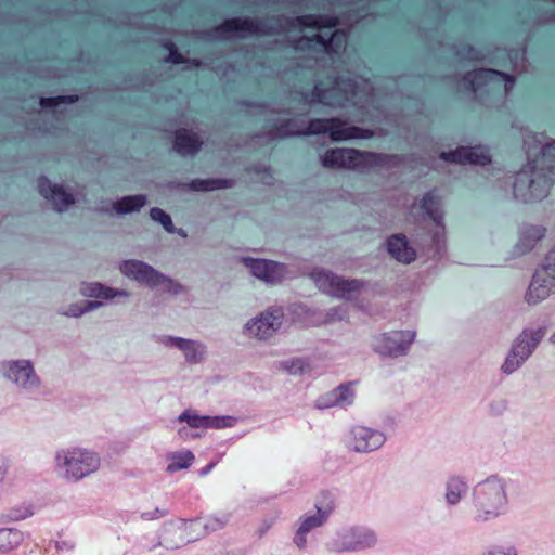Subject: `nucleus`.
Returning a JSON list of instances; mask_svg holds the SVG:
<instances>
[{
  "label": "nucleus",
  "mask_w": 555,
  "mask_h": 555,
  "mask_svg": "<svg viewBox=\"0 0 555 555\" xmlns=\"http://www.w3.org/2000/svg\"><path fill=\"white\" fill-rule=\"evenodd\" d=\"M340 18L336 14H305L296 17L273 15L267 18L233 16L219 25L202 31L207 41H228L255 36H274L289 29H339Z\"/></svg>",
  "instance_id": "nucleus-1"
},
{
  "label": "nucleus",
  "mask_w": 555,
  "mask_h": 555,
  "mask_svg": "<svg viewBox=\"0 0 555 555\" xmlns=\"http://www.w3.org/2000/svg\"><path fill=\"white\" fill-rule=\"evenodd\" d=\"M555 182V141L545 144L534 159L515 175L514 198L522 203L539 202L548 195Z\"/></svg>",
  "instance_id": "nucleus-2"
},
{
  "label": "nucleus",
  "mask_w": 555,
  "mask_h": 555,
  "mask_svg": "<svg viewBox=\"0 0 555 555\" xmlns=\"http://www.w3.org/2000/svg\"><path fill=\"white\" fill-rule=\"evenodd\" d=\"M322 167L328 169H347L364 172L372 168H398L403 163V156L354 147H332L320 156Z\"/></svg>",
  "instance_id": "nucleus-3"
},
{
  "label": "nucleus",
  "mask_w": 555,
  "mask_h": 555,
  "mask_svg": "<svg viewBox=\"0 0 555 555\" xmlns=\"http://www.w3.org/2000/svg\"><path fill=\"white\" fill-rule=\"evenodd\" d=\"M507 481L499 475H491L478 482L472 490L473 520L487 522L503 515L508 505Z\"/></svg>",
  "instance_id": "nucleus-4"
},
{
  "label": "nucleus",
  "mask_w": 555,
  "mask_h": 555,
  "mask_svg": "<svg viewBox=\"0 0 555 555\" xmlns=\"http://www.w3.org/2000/svg\"><path fill=\"white\" fill-rule=\"evenodd\" d=\"M118 268L126 278L152 289L163 286V291L171 295H179L184 292L181 283L142 260L126 259L119 263Z\"/></svg>",
  "instance_id": "nucleus-5"
},
{
  "label": "nucleus",
  "mask_w": 555,
  "mask_h": 555,
  "mask_svg": "<svg viewBox=\"0 0 555 555\" xmlns=\"http://www.w3.org/2000/svg\"><path fill=\"white\" fill-rule=\"evenodd\" d=\"M310 132L314 135H327L332 142L367 140L376 135V130L351 125L340 117L311 118Z\"/></svg>",
  "instance_id": "nucleus-6"
},
{
  "label": "nucleus",
  "mask_w": 555,
  "mask_h": 555,
  "mask_svg": "<svg viewBox=\"0 0 555 555\" xmlns=\"http://www.w3.org/2000/svg\"><path fill=\"white\" fill-rule=\"evenodd\" d=\"M544 335L545 330L542 327L535 330L524 328L512 343L511 349L501 365L502 373L511 375L520 369L535 351Z\"/></svg>",
  "instance_id": "nucleus-7"
},
{
  "label": "nucleus",
  "mask_w": 555,
  "mask_h": 555,
  "mask_svg": "<svg viewBox=\"0 0 555 555\" xmlns=\"http://www.w3.org/2000/svg\"><path fill=\"white\" fill-rule=\"evenodd\" d=\"M348 31L346 29H335L330 34L318 33L312 36H300L293 40L292 47L296 51H323L331 59H335L341 54L347 40Z\"/></svg>",
  "instance_id": "nucleus-8"
},
{
  "label": "nucleus",
  "mask_w": 555,
  "mask_h": 555,
  "mask_svg": "<svg viewBox=\"0 0 555 555\" xmlns=\"http://www.w3.org/2000/svg\"><path fill=\"white\" fill-rule=\"evenodd\" d=\"M449 78L455 80L460 88L473 93H477L489 83L499 82H504L505 92L507 93L516 83V77L514 75L490 67L475 68L461 76L453 75Z\"/></svg>",
  "instance_id": "nucleus-9"
},
{
  "label": "nucleus",
  "mask_w": 555,
  "mask_h": 555,
  "mask_svg": "<svg viewBox=\"0 0 555 555\" xmlns=\"http://www.w3.org/2000/svg\"><path fill=\"white\" fill-rule=\"evenodd\" d=\"M56 461L64 466L66 479L74 481L95 472L100 465V459L94 452L82 449L57 453Z\"/></svg>",
  "instance_id": "nucleus-10"
},
{
  "label": "nucleus",
  "mask_w": 555,
  "mask_h": 555,
  "mask_svg": "<svg viewBox=\"0 0 555 555\" xmlns=\"http://www.w3.org/2000/svg\"><path fill=\"white\" fill-rule=\"evenodd\" d=\"M416 337L414 331H391L382 333L374 338L373 350L388 358L406 356Z\"/></svg>",
  "instance_id": "nucleus-11"
},
{
  "label": "nucleus",
  "mask_w": 555,
  "mask_h": 555,
  "mask_svg": "<svg viewBox=\"0 0 555 555\" xmlns=\"http://www.w3.org/2000/svg\"><path fill=\"white\" fill-rule=\"evenodd\" d=\"M439 158L448 164L470 165L486 167L492 164L490 147L478 143L475 145H460L454 150L442 151Z\"/></svg>",
  "instance_id": "nucleus-12"
},
{
  "label": "nucleus",
  "mask_w": 555,
  "mask_h": 555,
  "mask_svg": "<svg viewBox=\"0 0 555 555\" xmlns=\"http://www.w3.org/2000/svg\"><path fill=\"white\" fill-rule=\"evenodd\" d=\"M317 282L320 287H328L332 296L347 301L354 300L365 289L369 282L362 279H345L332 271L319 274Z\"/></svg>",
  "instance_id": "nucleus-13"
},
{
  "label": "nucleus",
  "mask_w": 555,
  "mask_h": 555,
  "mask_svg": "<svg viewBox=\"0 0 555 555\" xmlns=\"http://www.w3.org/2000/svg\"><path fill=\"white\" fill-rule=\"evenodd\" d=\"M310 127L311 118L307 121L299 118L273 119L272 129L258 132L255 137L269 141L312 137Z\"/></svg>",
  "instance_id": "nucleus-14"
},
{
  "label": "nucleus",
  "mask_w": 555,
  "mask_h": 555,
  "mask_svg": "<svg viewBox=\"0 0 555 555\" xmlns=\"http://www.w3.org/2000/svg\"><path fill=\"white\" fill-rule=\"evenodd\" d=\"M420 207L426 217L439 228V230L433 234L431 241L435 245L437 256L442 257L447 250L443 212L440 209V201L434 191H428L423 195Z\"/></svg>",
  "instance_id": "nucleus-15"
},
{
  "label": "nucleus",
  "mask_w": 555,
  "mask_h": 555,
  "mask_svg": "<svg viewBox=\"0 0 555 555\" xmlns=\"http://www.w3.org/2000/svg\"><path fill=\"white\" fill-rule=\"evenodd\" d=\"M37 189L39 194L54 205L57 212H63L76 203L72 192L66 190L63 184L53 183L47 176L41 175L37 179Z\"/></svg>",
  "instance_id": "nucleus-16"
},
{
  "label": "nucleus",
  "mask_w": 555,
  "mask_h": 555,
  "mask_svg": "<svg viewBox=\"0 0 555 555\" xmlns=\"http://www.w3.org/2000/svg\"><path fill=\"white\" fill-rule=\"evenodd\" d=\"M3 376L23 388L37 387L40 379L29 360H13L1 363Z\"/></svg>",
  "instance_id": "nucleus-17"
},
{
  "label": "nucleus",
  "mask_w": 555,
  "mask_h": 555,
  "mask_svg": "<svg viewBox=\"0 0 555 555\" xmlns=\"http://www.w3.org/2000/svg\"><path fill=\"white\" fill-rule=\"evenodd\" d=\"M243 261L255 278L268 284L280 283L285 278L286 266L284 263L251 257H245Z\"/></svg>",
  "instance_id": "nucleus-18"
},
{
  "label": "nucleus",
  "mask_w": 555,
  "mask_h": 555,
  "mask_svg": "<svg viewBox=\"0 0 555 555\" xmlns=\"http://www.w3.org/2000/svg\"><path fill=\"white\" fill-rule=\"evenodd\" d=\"M282 319L281 310H266L246 323L245 332L259 339H268L281 327Z\"/></svg>",
  "instance_id": "nucleus-19"
},
{
  "label": "nucleus",
  "mask_w": 555,
  "mask_h": 555,
  "mask_svg": "<svg viewBox=\"0 0 555 555\" xmlns=\"http://www.w3.org/2000/svg\"><path fill=\"white\" fill-rule=\"evenodd\" d=\"M357 382L341 383L331 391L321 395L317 401L315 406L320 410L330 408L347 409L352 405L356 399L354 385Z\"/></svg>",
  "instance_id": "nucleus-20"
},
{
  "label": "nucleus",
  "mask_w": 555,
  "mask_h": 555,
  "mask_svg": "<svg viewBox=\"0 0 555 555\" xmlns=\"http://www.w3.org/2000/svg\"><path fill=\"white\" fill-rule=\"evenodd\" d=\"M386 441L383 431L365 426H354L351 429L350 448L358 453H369L379 449Z\"/></svg>",
  "instance_id": "nucleus-21"
},
{
  "label": "nucleus",
  "mask_w": 555,
  "mask_h": 555,
  "mask_svg": "<svg viewBox=\"0 0 555 555\" xmlns=\"http://www.w3.org/2000/svg\"><path fill=\"white\" fill-rule=\"evenodd\" d=\"M235 185L232 178H195L189 182L171 180L167 183L168 189L178 191L192 192H212L217 190H227Z\"/></svg>",
  "instance_id": "nucleus-22"
},
{
  "label": "nucleus",
  "mask_w": 555,
  "mask_h": 555,
  "mask_svg": "<svg viewBox=\"0 0 555 555\" xmlns=\"http://www.w3.org/2000/svg\"><path fill=\"white\" fill-rule=\"evenodd\" d=\"M376 533L366 527H353L341 538L339 552H356L372 547L376 544Z\"/></svg>",
  "instance_id": "nucleus-23"
},
{
  "label": "nucleus",
  "mask_w": 555,
  "mask_h": 555,
  "mask_svg": "<svg viewBox=\"0 0 555 555\" xmlns=\"http://www.w3.org/2000/svg\"><path fill=\"white\" fill-rule=\"evenodd\" d=\"M201 135L192 129L178 128L172 132V150L180 156H194L203 147Z\"/></svg>",
  "instance_id": "nucleus-24"
},
{
  "label": "nucleus",
  "mask_w": 555,
  "mask_h": 555,
  "mask_svg": "<svg viewBox=\"0 0 555 555\" xmlns=\"http://www.w3.org/2000/svg\"><path fill=\"white\" fill-rule=\"evenodd\" d=\"M315 508H317V515H309V516L301 517L300 525H299L297 531L295 532L293 542L299 550L306 548L307 534L311 530L323 526L326 522V520L333 509L332 506L322 508L318 504H315Z\"/></svg>",
  "instance_id": "nucleus-25"
},
{
  "label": "nucleus",
  "mask_w": 555,
  "mask_h": 555,
  "mask_svg": "<svg viewBox=\"0 0 555 555\" xmlns=\"http://www.w3.org/2000/svg\"><path fill=\"white\" fill-rule=\"evenodd\" d=\"M555 291V276L545 271L537 270L532 276L528 291L526 293V301L529 305H537L547 298Z\"/></svg>",
  "instance_id": "nucleus-26"
},
{
  "label": "nucleus",
  "mask_w": 555,
  "mask_h": 555,
  "mask_svg": "<svg viewBox=\"0 0 555 555\" xmlns=\"http://www.w3.org/2000/svg\"><path fill=\"white\" fill-rule=\"evenodd\" d=\"M385 245L390 257L400 263L410 264L416 259V250L403 233L389 235Z\"/></svg>",
  "instance_id": "nucleus-27"
},
{
  "label": "nucleus",
  "mask_w": 555,
  "mask_h": 555,
  "mask_svg": "<svg viewBox=\"0 0 555 555\" xmlns=\"http://www.w3.org/2000/svg\"><path fill=\"white\" fill-rule=\"evenodd\" d=\"M147 203L145 194L125 195L116 202H112L111 208L98 207L96 211L101 214H111L114 210L118 216H125L140 211Z\"/></svg>",
  "instance_id": "nucleus-28"
},
{
  "label": "nucleus",
  "mask_w": 555,
  "mask_h": 555,
  "mask_svg": "<svg viewBox=\"0 0 555 555\" xmlns=\"http://www.w3.org/2000/svg\"><path fill=\"white\" fill-rule=\"evenodd\" d=\"M459 61L488 62L494 64V54L500 51L499 47L487 49L486 52L470 43H459L451 47Z\"/></svg>",
  "instance_id": "nucleus-29"
},
{
  "label": "nucleus",
  "mask_w": 555,
  "mask_h": 555,
  "mask_svg": "<svg viewBox=\"0 0 555 555\" xmlns=\"http://www.w3.org/2000/svg\"><path fill=\"white\" fill-rule=\"evenodd\" d=\"M81 293L86 297L103 300H111L116 297H129L130 295V293L126 289L114 288L99 282L85 284L81 289Z\"/></svg>",
  "instance_id": "nucleus-30"
},
{
  "label": "nucleus",
  "mask_w": 555,
  "mask_h": 555,
  "mask_svg": "<svg viewBox=\"0 0 555 555\" xmlns=\"http://www.w3.org/2000/svg\"><path fill=\"white\" fill-rule=\"evenodd\" d=\"M545 235V228L542 225H528L520 233L516 249L520 254L532 250L535 244Z\"/></svg>",
  "instance_id": "nucleus-31"
},
{
  "label": "nucleus",
  "mask_w": 555,
  "mask_h": 555,
  "mask_svg": "<svg viewBox=\"0 0 555 555\" xmlns=\"http://www.w3.org/2000/svg\"><path fill=\"white\" fill-rule=\"evenodd\" d=\"M468 491V483L461 476H451L446 483V502L448 505H457Z\"/></svg>",
  "instance_id": "nucleus-32"
},
{
  "label": "nucleus",
  "mask_w": 555,
  "mask_h": 555,
  "mask_svg": "<svg viewBox=\"0 0 555 555\" xmlns=\"http://www.w3.org/2000/svg\"><path fill=\"white\" fill-rule=\"evenodd\" d=\"M331 89L324 88L321 81H317L311 91H295V94L308 105L327 104L326 100L330 98Z\"/></svg>",
  "instance_id": "nucleus-33"
},
{
  "label": "nucleus",
  "mask_w": 555,
  "mask_h": 555,
  "mask_svg": "<svg viewBox=\"0 0 555 555\" xmlns=\"http://www.w3.org/2000/svg\"><path fill=\"white\" fill-rule=\"evenodd\" d=\"M332 82V89L337 90L344 95H357L359 91V82L357 77L350 75L328 76Z\"/></svg>",
  "instance_id": "nucleus-34"
},
{
  "label": "nucleus",
  "mask_w": 555,
  "mask_h": 555,
  "mask_svg": "<svg viewBox=\"0 0 555 555\" xmlns=\"http://www.w3.org/2000/svg\"><path fill=\"white\" fill-rule=\"evenodd\" d=\"M195 456L190 450L169 453V463L166 467V472L173 474L178 470L186 469L193 464Z\"/></svg>",
  "instance_id": "nucleus-35"
},
{
  "label": "nucleus",
  "mask_w": 555,
  "mask_h": 555,
  "mask_svg": "<svg viewBox=\"0 0 555 555\" xmlns=\"http://www.w3.org/2000/svg\"><path fill=\"white\" fill-rule=\"evenodd\" d=\"M24 540V533L16 528H0V554L16 548Z\"/></svg>",
  "instance_id": "nucleus-36"
},
{
  "label": "nucleus",
  "mask_w": 555,
  "mask_h": 555,
  "mask_svg": "<svg viewBox=\"0 0 555 555\" xmlns=\"http://www.w3.org/2000/svg\"><path fill=\"white\" fill-rule=\"evenodd\" d=\"M79 94H59L53 96H40L39 105L43 111H54L60 105L66 104H75L80 100Z\"/></svg>",
  "instance_id": "nucleus-37"
},
{
  "label": "nucleus",
  "mask_w": 555,
  "mask_h": 555,
  "mask_svg": "<svg viewBox=\"0 0 555 555\" xmlns=\"http://www.w3.org/2000/svg\"><path fill=\"white\" fill-rule=\"evenodd\" d=\"M102 305L103 302L99 300H82L80 302L69 305L65 314L72 318H79L89 311L100 308Z\"/></svg>",
  "instance_id": "nucleus-38"
},
{
  "label": "nucleus",
  "mask_w": 555,
  "mask_h": 555,
  "mask_svg": "<svg viewBox=\"0 0 555 555\" xmlns=\"http://www.w3.org/2000/svg\"><path fill=\"white\" fill-rule=\"evenodd\" d=\"M150 218L153 221L159 223L167 233L173 234L177 232L171 216L164 209L159 207H152L150 209Z\"/></svg>",
  "instance_id": "nucleus-39"
},
{
  "label": "nucleus",
  "mask_w": 555,
  "mask_h": 555,
  "mask_svg": "<svg viewBox=\"0 0 555 555\" xmlns=\"http://www.w3.org/2000/svg\"><path fill=\"white\" fill-rule=\"evenodd\" d=\"M178 422H185L190 428L198 429L206 428L207 415H199L191 409L184 410L179 416Z\"/></svg>",
  "instance_id": "nucleus-40"
},
{
  "label": "nucleus",
  "mask_w": 555,
  "mask_h": 555,
  "mask_svg": "<svg viewBox=\"0 0 555 555\" xmlns=\"http://www.w3.org/2000/svg\"><path fill=\"white\" fill-rule=\"evenodd\" d=\"M555 4V2H553ZM531 21L537 26H545L555 22V8L545 9L541 7H533Z\"/></svg>",
  "instance_id": "nucleus-41"
},
{
  "label": "nucleus",
  "mask_w": 555,
  "mask_h": 555,
  "mask_svg": "<svg viewBox=\"0 0 555 555\" xmlns=\"http://www.w3.org/2000/svg\"><path fill=\"white\" fill-rule=\"evenodd\" d=\"M237 418L230 415H207L206 428L222 429L234 427Z\"/></svg>",
  "instance_id": "nucleus-42"
},
{
  "label": "nucleus",
  "mask_w": 555,
  "mask_h": 555,
  "mask_svg": "<svg viewBox=\"0 0 555 555\" xmlns=\"http://www.w3.org/2000/svg\"><path fill=\"white\" fill-rule=\"evenodd\" d=\"M241 3L243 4L244 8H248L250 5L268 8L272 4H295V5L304 4L307 8H313L314 7L313 4H322L323 7H325V4H330V5L358 4L359 2H258V1H255V2H241Z\"/></svg>",
  "instance_id": "nucleus-43"
},
{
  "label": "nucleus",
  "mask_w": 555,
  "mask_h": 555,
  "mask_svg": "<svg viewBox=\"0 0 555 555\" xmlns=\"http://www.w3.org/2000/svg\"><path fill=\"white\" fill-rule=\"evenodd\" d=\"M34 515V509L31 505L22 504L15 507H12L8 511L3 518L8 521H18L24 520Z\"/></svg>",
  "instance_id": "nucleus-44"
},
{
  "label": "nucleus",
  "mask_w": 555,
  "mask_h": 555,
  "mask_svg": "<svg viewBox=\"0 0 555 555\" xmlns=\"http://www.w3.org/2000/svg\"><path fill=\"white\" fill-rule=\"evenodd\" d=\"M126 82H134L131 86V89L133 90H140L142 87H152L155 83V77L152 73L143 72L139 75H128L125 78Z\"/></svg>",
  "instance_id": "nucleus-45"
},
{
  "label": "nucleus",
  "mask_w": 555,
  "mask_h": 555,
  "mask_svg": "<svg viewBox=\"0 0 555 555\" xmlns=\"http://www.w3.org/2000/svg\"><path fill=\"white\" fill-rule=\"evenodd\" d=\"M238 104L246 108H256L260 111L261 113L270 112V113H276V114H288L289 111H279L273 108L268 102L266 101H254V100H241Z\"/></svg>",
  "instance_id": "nucleus-46"
},
{
  "label": "nucleus",
  "mask_w": 555,
  "mask_h": 555,
  "mask_svg": "<svg viewBox=\"0 0 555 555\" xmlns=\"http://www.w3.org/2000/svg\"><path fill=\"white\" fill-rule=\"evenodd\" d=\"M202 347L203 346L199 343L192 340V344L182 351L185 361L190 363H199L203 360V352H199L198 349Z\"/></svg>",
  "instance_id": "nucleus-47"
},
{
  "label": "nucleus",
  "mask_w": 555,
  "mask_h": 555,
  "mask_svg": "<svg viewBox=\"0 0 555 555\" xmlns=\"http://www.w3.org/2000/svg\"><path fill=\"white\" fill-rule=\"evenodd\" d=\"M507 408L508 401L506 399H493L488 404V414L492 417H498L503 415Z\"/></svg>",
  "instance_id": "nucleus-48"
},
{
  "label": "nucleus",
  "mask_w": 555,
  "mask_h": 555,
  "mask_svg": "<svg viewBox=\"0 0 555 555\" xmlns=\"http://www.w3.org/2000/svg\"><path fill=\"white\" fill-rule=\"evenodd\" d=\"M228 522V517H209L203 525L205 533L215 532L222 529Z\"/></svg>",
  "instance_id": "nucleus-49"
},
{
  "label": "nucleus",
  "mask_w": 555,
  "mask_h": 555,
  "mask_svg": "<svg viewBox=\"0 0 555 555\" xmlns=\"http://www.w3.org/2000/svg\"><path fill=\"white\" fill-rule=\"evenodd\" d=\"M163 343L168 347H175L183 351V349H186V347L192 344V339L176 336H165L163 338Z\"/></svg>",
  "instance_id": "nucleus-50"
},
{
  "label": "nucleus",
  "mask_w": 555,
  "mask_h": 555,
  "mask_svg": "<svg viewBox=\"0 0 555 555\" xmlns=\"http://www.w3.org/2000/svg\"><path fill=\"white\" fill-rule=\"evenodd\" d=\"M538 270L545 271V274L548 273L555 276V246L546 254L540 269Z\"/></svg>",
  "instance_id": "nucleus-51"
},
{
  "label": "nucleus",
  "mask_w": 555,
  "mask_h": 555,
  "mask_svg": "<svg viewBox=\"0 0 555 555\" xmlns=\"http://www.w3.org/2000/svg\"><path fill=\"white\" fill-rule=\"evenodd\" d=\"M27 73L35 77H57L56 69L51 66H29Z\"/></svg>",
  "instance_id": "nucleus-52"
},
{
  "label": "nucleus",
  "mask_w": 555,
  "mask_h": 555,
  "mask_svg": "<svg viewBox=\"0 0 555 555\" xmlns=\"http://www.w3.org/2000/svg\"><path fill=\"white\" fill-rule=\"evenodd\" d=\"M163 62L167 64L180 65L184 64L185 57L182 55L179 48L176 46L168 52L166 56H164Z\"/></svg>",
  "instance_id": "nucleus-53"
},
{
  "label": "nucleus",
  "mask_w": 555,
  "mask_h": 555,
  "mask_svg": "<svg viewBox=\"0 0 555 555\" xmlns=\"http://www.w3.org/2000/svg\"><path fill=\"white\" fill-rule=\"evenodd\" d=\"M284 369L291 374H302L305 372V362L300 358L292 359L284 363Z\"/></svg>",
  "instance_id": "nucleus-54"
},
{
  "label": "nucleus",
  "mask_w": 555,
  "mask_h": 555,
  "mask_svg": "<svg viewBox=\"0 0 555 555\" xmlns=\"http://www.w3.org/2000/svg\"><path fill=\"white\" fill-rule=\"evenodd\" d=\"M481 555H518L516 547L490 546Z\"/></svg>",
  "instance_id": "nucleus-55"
},
{
  "label": "nucleus",
  "mask_w": 555,
  "mask_h": 555,
  "mask_svg": "<svg viewBox=\"0 0 555 555\" xmlns=\"http://www.w3.org/2000/svg\"><path fill=\"white\" fill-rule=\"evenodd\" d=\"M168 514H169V509L156 507L154 511L141 513L140 518L142 520L149 521V520H154V519L165 517Z\"/></svg>",
  "instance_id": "nucleus-56"
},
{
  "label": "nucleus",
  "mask_w": 555,
  "mask_h": 555,
  "mask_svg": "<svg viewBox=\"0 0 555 555\" xmlns=\"http://www.w3.org/2000/svg\"><path fill=\"white\" fill-rule=\"evenodd\" d=\"M251 171L257 175H266V176L272 177V169L269 165H266V164H260V163L255 164L251 167Z\"/></svg>",
  "instance_id": "nucleus-57"
},
{
  "label": "nucleus",
  "mask_w": 555,
  "mask_h": 555,
  "mask_svg": "<svg viewBox=\"0 0 555 555\" xmlns=\"http://www.w3.org/2000/svg\"><path fill=\"white\" fill-rule=\"evenodd\" d=\"M236 70V67L233 63L225 62L223 64L218 65L215 68V72L217 74H221L223 76L228 75L229 73H233Z\"/></svg>",
  "instance_id": "nucleus-58"
},
{
  "label": "nucleus",
  "mask_w": 555,
  "mask_h": 555,
  "mask_svg": "<svg viewBox=\"0 0 555 555\" xmlns=\"http://www.w3.org/2000/svg\"><path fill=\"white\" fill-rule=\"evenodd\" d=\"M178 435L183 440H186L189 438L195 439V438H199L201 437L199 433L191 431L190 427H181V428H179Z\"/></svg>",
  "instance_id": "nucleus-59"
},
{
  "label": "nucleus",
  "mask_w": 555,
  "mask_h": 555,
  "mask_svg": "<svg viewBox=\"0 0 555 555\" xmlns=\"http://www.w3.org/2000/svg\"><path fill=\"white\" fill-rule=\"evenodd\" d=\"M27 129L29 131H33V132H39V133H50L51 132V129L49 128H43L41 126H39L36 121H30L28 125H27Z\"/></svg>",
  "instance_id": "nucleus-60"
},
{
  "label": "nucleus",
  "mask_w": 555,
  "mask_h": 555,
  "mask_svg": "<svg viewBox=\"0 0 555 555\" xmlns=\"http://www.w3.org/2000/svg\"><path fill=\"white\" fill-rule=\"evenodd\" d=\"M271 527H272V520H268V519L263 520L258 529L259 537L260 538L263 537Z\"/></svg>",
  "instance_id": "nucleus-61"
},
{
  "label": "nucleus",
  "mask_w": 555,
  "mask_h": 555,
  "mask_svg": "<svg viewBox=\"0 0 555 555\" xmlns=\"http://www.w3.org/2000/svg\"><path fill=\"white\" fill-rule=\"evenodd\" d=\"M218 461H210L206 466L199 469L198 475L201 477L206 476L208 473L212 470V468L217 465Z\"/></svg>",
  "instance_id": "nucleus-62"
},
{
  "label": "nucleus",
  "mask_w": 555,
  "mask_h": 555,
  "mask_svg": "<svg viewBox=\"0 0 555 555\" xmlns=\"http://www.w3.org/2000/svg\"><path fill=\"white\" fill-rule=\"evenodd\" d=\"M184 64H188L192 68H199L203 65V62L196 57H185Z\"/></svg>",
  "instance_id": "nucleus-63"
},
{
  "label": "nucleus",
  "mask_w": 555,
  "mask_h": 555,
  "mask_svg": "<svg viewBox=\"0 0 555 555\" xmlns=\"http://www.w3.org/2000/svg\"><path fill=\"white\" fill-rule=\"evenodd\" d=\"M160 47L167 50L168 52L176 47L177 44L171 39H162L159 42Z\"/></svg>",
  "instance_id": "nucleus-64"
}]
</instances>
